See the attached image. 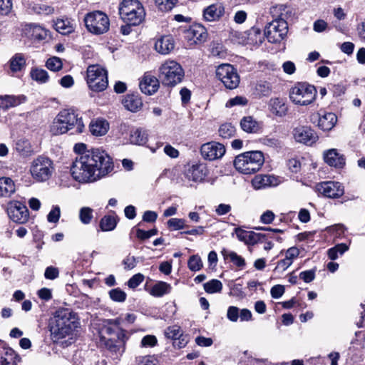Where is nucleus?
<instances>
[{
  "label": "nucleus",
  "mask_w": 365,
  "mask_h": 365,
  "mask_svg": "<svg viewBox=\"0 0 365 365\" xmlns=\"http://www.w3.org/2000/svg\"><path fill=\"white\" fill-rule=\"evenodd\" d=\"M269 106L272 113L278 117L285 116L288 111L287 106L282 98L270 99Z\"/></svg>",
  "instance_id": "obj_26"
},
{
  "label": "nucleus",
  "mask_w": 365,
  "mask_h": 365,
  "mask_svg": "<svg viewBox=\"0 0 365 365\" xmlns=\"http://www.w3.org/2000/svg\"><path fill=\"white\" fill-rule=\"evenodd\" d=\"M336 121L337 117L334 113L325 112L319 115L318 126L323 130L329 131L334 127Z\"/></svg>",
  "instance_id": "obj_27"
},
{
  "label": "nucleus",
  "mask_w": 365,
  "mask_h": 365,
  "mask_svg": "<svg viewBox=\"0 0 365 365\" xmlns=\"http://www.w3.org/2000/svg\"><path fill=\"white\" fill-rule=\"evenodd\" d=\"M16 149L22 156H28L31 151L30 143L24 139H20L16 142Z\"/></svg>",
  "instance_id": "obj_45"
},
{
  "label": "nucleus",
  "mask_w": 365,
  "mask_h": 365,
  "mask_svg": "<svg viewBox=\"0 0 365 365\" xmlns=\"http://www.w3.org/2000/svg\"><path fill=\"white\" fill-rule=\"evenodd\" d=\"M222 253L225 259H229L237 267L242 268L245 266V261L244 258L238 255L236 252L223 250Z\"/></svg>",
  "instance_id": "obj_40"
},
{
  "label": "nucleus",
  "mask_w": 365,
  "mask_h": 365,
  "mask_svg": "<svg viewBox=\"0 0 365 365\" xmlns=\"http://www.w3.org/2000/svg\"><path fill=\"white\" fill-rule=\"evenodd\" d=\"M168 225L169 227L174 230H182L187 227L185 220L181 218H171L168 221Z\"/></svg>",
  "instance_id": "obj_56"
},
{
  "label": "nucleus",
  "mask_w": 365,
  "mask_h": 365,
  "mask_svg": "<svg viewBox=\"0 0 365 365\" xmlns=\"http://www.w3.org/2000/svg\"><path fill=\"white\" fill-rule=\"evenodd\" d=\"M188 268L193 272L199 271L202 267V262L200 256L195 255L191 256L187 262Z\"/></svg>",
  "instance_id": "obj_47"
},
{
  "label": "nucleus",
  "mask_w": 365,
  "mask_h": 365,
  "mask_svg": "<svg viewBox=\"0 0 365 365\" xmlns=\"http://www.w3.org/2000/svg\"><path fill=\"white\" fill-rule=\"evenodd\" d=\"M124 107L131 112L138 111L143 106L141 98L138 94H128L122 101Z\"/></svg>",
  "instance_id": "obj_25"
},
{
  "label": "nucleus",
  "mask_w": 365,
  "mask_h": 365,
  "mask_svg": "<svg viewBox=\"0 0 365 365\" xmlns=\"http://www.w3.org/2000/svg\"><path fill=\"white\" fill-rule=\"evenodd\" d=\"M242 129L250 133H256L260 128V123L255 120L252 116H245L240 121Z\"/></svg>",
  "instance_id": "obj_33"
},
{
  "label": "nucleus",
  "mask_w": 365,
  "mask_h": 365,
  "mask_svg": "<svg viewBox=\"0 0 365 365\" xmlns=\"http://www.w3.org/2000/svg\"><path fill=\"white\" fill-rule=\"evenodd\" d=\"M267 238V235L262 233H257L250 231L246 244L255 245L258 242H262Z\"/></svg>",
  "instance_id": "obj_54"
},
{
  "label": "nucleus",
  "mask_w": 365,
  "mask_h": 365,
  "mask_svg": "<svg viewBox=\"0 0 365 365\" xmlns=\"http://www.w3.org/2000/svg\"><path fill=\"white\" fill-rule=\"evenodd\" d=\"M118 9L120 18L130 25H139L145 16L144 7L138 0H123Z\"/></svg>",
  "instance_id": "obj_5"
},
{
  "label": "nucleus",
  "mask_w": 365,
  "mask_h": 365,
  "mask_svg": "<svg viewBox=\"0 0 365 365\" xmlns=\"http://www.w3.org/2000/svg\"><path fill=\"white\" fill-rule=\"evenodd\" d=\"M93 210L91 207H81L79 211V219L81 222L84 225L89 224L93 217Z\"/></svg>",
  "instance_id": "obj_43"
},
{
  "label": "nucleus",
  "mask_w": 365,
  "mask_h": 365,
  "mask_svg": "<svg viewBox=\"0 0 365 365\" xmlns=\"http://www.w3.org/2000/svg\"><path fill=\"white\" fill-rule=\"evenodd\" d=\"M247 104V100L246 98L242 96H236L233 98L230 99L227 103L226 107L231 108L235 106H245Z\"/></svg>",
  "instance_id": "obj_61"
},
{
  "label": "nucleus",
  "mask_w": 365,
  "mask_h": 365,
  "mask_svg": "<svg viewBox=\"0 0 365 365\" xmlns=\"http://www.w3.org/2000/svg\"><path fill=\"white\" fill-rule=\"evenodd\" d=\"M240 309L235 306H230L227 309V318L232 322H237L239 319Z\"/></svg>",
  "instance_id": "obj_59"
},
{
  "label": "nucleus",
  "mask_w": 365,
  "mask_h": 365,
  "mask_svg": "<svg viewBox=\"0 0 365 365\" xmlns=\"http://www.w3.org/2000/svg\"><path fill=\"white\" fill-rule=\"evenodd\" d=\"M21 357L5 343L0 342V365H18Z\"/></svg>",
  "instance_id": "obj_18"
},
{
  "label": "nucleus",
  "mask_w": 365,
  "mask_h": 365,
  "mask_svg": "<svg viewBox=\"0 0 365 365\" xmlns=\"http://www.w3.org/2000/svg\"><path fill=\"white\" fill-rule=\"evenodd\" d=\"M317 192L329 198H339L344 193L342 185L339 182L326 181L316 185Z\"/></svg>",
  "instance_id": "obj_15"
},
{
  "label": "nucleus",
  "mask_w": 365,
  "mask_h": 365,
  "mask_svg": "<svg viewBox=\"0 0 365 365\" xmlns=\"http://www.w3.org/2000/svg\"><path fill=\"white\" fill-rule=\"evenodd\" d=\"M345 156L337 149L331 148L323 153V160H344Z\"/></svg>",
  "instance_id": "obj_50"
},
{
  "label": "nucleus",
  "mask_w": 365,
  "mask_h": 365,
  "mask_svg": "<svg viewBox=\"0 0 365 365\" xmlns=\"http://www.w3.org/2000/svg\"><path fill=\"white\" fill-rule=\"evenodd\" d=\"M219 135L224 138H229L234 135L235 128L231 123H224L219 128Z\"/></svg>",
  "instance_id": "obj_48"
},
{
  "label": "nucleus",
  "mask_w": 365,
  "mask_h": 365,
  "mask_svg": "<svg viewBox=\"0 0 365 365\" xmlns=\"http://www.w3.org/2000/svg\"><path fill=\"white\" fill-rule=\"evenodd\" d=\"M165 335L167 338L172 339L173 340L178 339V347L181 348L186 345L187 339L182 335V331L180 327L173 325L168 327L165 331Z\"/></svg>",
  "instance_id": "obj_28"
},
{
  "label": "nucleus",
  "mask_w": 365,
  "mask_h": 365,
  "mask_svg": "<svg viewBox=\"0 0 365 365\" xmlns=\"http://www.w3.org/2000/svg\"><path fill=\"white\" fill-rule=\"evenodd\" d=\"M53 171L52 161H34L30 168L31 176L37 182L48 180Z\"/></svg>",
  "instance_id": "obj_12"
},
{
  "label": "nucleus",
  "mask_w": 365,
  "mask_h": 365,
  "mask_svg": "<svg viewBox=\"0 0 365 365\" xmlns=\"http://www.w3.org/2000/svg\"><path fill=\"white\" fill-rule=\"evenodd\" d=\"M295 140L298 143L312 145L318 140L316 132L309 126H298L293 130Z\"/></svg>",
  "instance_id": "obj_17"
},
{
  "label": "nucleus",
  "mask_w": 365,
  "mask_h": 365,
  "mask_svg": "<svg viewBox=\"0 0 365 365\" xmlns=\"http://www.w3.org/2000/svg\"><path fill=\"white\" fill-rule=\"evenodd\" d=\"M158 230L156 229H152L148 231H145L141 229H138L136 232L137 237L140 240H146L150 238L152 236L157 235Z\"/></svg>",
  "instance_id": "obj_63"
},
{
  "label": "nucleus",
  "mask_w": 365,
  "mask_h": 365,
  "mask_svg": "<svg viewBox=\"0 0 365 365\" xmlns=\"http://www.w3.org/2000/svg\"><path fill=\"white\" fill-rule=\"evenodd\" d=\"M248 39L252 43H257L262 42V36L261 35V31L259 28L255 26L252 27L247 33Z\"/></svg>",
  "instance_id": "obj_49"
},
{
  "label": "nucleus",
  "mask_w": 365,
  "mask_h": 365,
  "mask_svg": "<svg viewBox=\"0 0 365 365\" xmlns=\"http://www.w3.org/2000/svg\"><path fill=\"white\" fill-rule=\"evenodd\" d=\"M113 167V161H73L70 173L78 182H92L107 175Z\"/></svg>",
  "instance_id": "obj_2"
},
{
  "label": "nucleus",
  "mask_w": 365,
  "mask_h": 365,
  "mask_svg": "<svg viewBox=\"0 0 365 365\" xmlns=\"http://www.w3.org/2000/svg\"><path fill=\"white\" fill-rule=\"evenodd\" d=\"M216 76L227 89H235L240 84V76L236 68L230 64L223 63L218 66L216 69Z\"/></svg>",
  "instance_id": "obj_10"
},
{
  "label": "nucleus",
  "mask_w": 365,
  "mask_h": 365,
  "mask_svg": "<svg viewBox=\"0 0 365 365\" xmlns=\"http://www.w3.org/2000/svg\"><path fill=\"white\" fill-rule=\"evenodd\" d=\"M204 289L209 294L220 292L222 289V284L218 279H212L203 284Z\"/></svg>",
  "instance_id": "obj_42"
},
{
  "label": "nucleus",
  "mask_w": 365,
  "mask_h": 365,
  "mask_svg": "<svg viewBox=\"0 0 365 365\" xmlns=\"http://www.w3.org/2000/svg\"><path fill=\"white\" fill-rule=\"evenodd\" d=\"M174 48L175 43L171 36H163L158 38L155 43L156 51L163 55L170 53Z\"/></svg>",
  "instance_id": "obj_23"
},
{
  "label": "nucleus",
  "mask_w": 365,
  "mask_h": 365,
  "mask_svg": "<svg viewBox=\"0 0 365 365\" xmlns=\"http://www.w3.org/2000/svg\"><path fill=\"white\" fill-rule=\"evenodd\" d=\"M147 130L138 128L130 130V141L131 143L138 145H143L148 141Z\"/></svg>",
  "instance_id": "obj_32"
},
{
  "label": "nucleus",
  "mask_w": 365,
  "mask_h": 365,
  "mask_svg": "<svg viewBox=\"0 0 365 365\" xmlns=\"http://www.w3.org/2000/svg\"><path fill=\"white\" fill-rule=\"evenodd\" d=\"M267 182L268 181L266 175H256L252 180V183L255 189L259 190L268 187Z\"/></svg>",
  "instance_id": "obj_55"
},
{
  "label": "nucleus",
  "mask_w": 365,
  "mask_h": 365,
  "mask_svg": "<svg viewBox=\"0 0 365 365\" xmlns=\"http://www.w3.org/2000/svg\"><path fill=\"white\" fill-rule=\"evenodd\" d=\"M6 212L9 217L16 223L24 224L29 220V210L24 204L19 201H12L8 203Z\"/></svg>",
  "instance_id": "obj_13"
},
{
  "label": "nucleus",
  "mask_w": 365,
  "mask_h": 365,
  "mask_svg": "<svg viewBox=\"0 0 365 365\" xmlns=\"http://www.w3.org/2000/svg\"><path fill=\"white\" fill-rule=\"evenodd\" d=\"M141 91L147 95H152L159 88L158 79L150 74H145L139 84Z\"/></svg>",
  "instance_id": "obj_22"
},
{
  "label": "nucleus",
  "mask_w": 365,
  "mask_h": 365,
  "mask_svg": "<svg viewBox=\"0 0 365 365\" xmlns=\"http://www.w3.org/2000/svg\"><path fill=\"white\" fill-rule=\"evenodd\" d=\"M178 0H155L158 9L163 12L171 11L175 6Z\"/></svg>",
  "instance_id": "obj_44"
},
{
  "label": "nucleus",
  "mask_w": 365,
  "mask_h": 365,
  "mask_svg": "<svg viewBox=\"0 0 365 365\" xmlns=\"http://www.w3.org/2000/svg\"><path fill=\"white\" fill-rule=\"evenodd\" d=\"M240 157H242L245 160H264L265 158L263 153L259 150L245 152L239 155L235 160Z\"/></svg>",
  "instance_id": "obj_53"
},
{
  "label": "nucleus",
  "mask_w": 365,
  "mask_h": 365,
  "mask_svg": "<svg viewBox=\"0 0 365 365\" xmlns=\"http://www.w3.org/2000/svg\"><path fill=\"white\" fill-rule=\"evenodd\" d=\"M209 170L205 161H190L184 167L185 177L195 182H201L207 175Z\"/></svg>",
  "instance_id": "obj_11"
},
{
  "label": "nucleus",
  "mask_w": 365,
  "mask_h": 365,
  "mask_svg": "<svg viewBox=\"0 0 365 365\" xmlns=\"http://www.w3.org/2000/svg\"><path fill=\"white\" fill-rule=\"evenodd\" d=\"M46 66L51 71H58L62 68L63 63L61 58L54 56L47 60Z\"/></svg>",
  "instance_id": "obj_52"
},
{
  "label": "nucleus",
  "mask_w": 365,
  "mask_h": 365,
  "mask_svg": "<svg viewBox=\"0 0 365 365\" xmlns=\"http://www.w3.org/2000/svg\"><path fill=\"white\" fill-rule=\"evenodd\" d=\"M59 275V270L57 267L49 266L46 267L45 272H44V277L47 279L53 280L58 277Z\"/></svg>",
  "instance_id": "obj_62"
},
{
  "label": "nucleus",
  "mask_w": 365,
  "mask_h": 365,
  "mask_svg": "<svg viewBox=\"0 0 365 365\" xmlns=\"http://www.w3.org/2000/svg\"><path fill=\"white\" fill-rule=\"evenodd\" d=\"M287 7L279 5L272 8L271 13L276 17L265 27L264 35L272 43H279L284 40L288 33V24L285 20L286 14L282 12Z\"/></svg>",
  "instance_id": "obj_3"
},
{
  "label": "nucleus",
  "mask_w": 365,
  "mask_h": 365,
  "mask_svg": "<svg viewBox=\"0 0 365 365\" xmlns=\"http://www.w3.org/2000/svg\"><path fill=\"white\" fill-rule=\"evenodd\" d=\"M84 22L88 31L96 35L105 34L109 30V18L101 11L88 13L84 17Z\"/></svg>",
  "instance_id": "obj_8"
},
{
  "label": "nucleus",
  "mask_w": 365,
  "mask_h": 365,
  "mask_svg": "<svg viewBox=\"0 0 365 365\" xmlns=\"http://www.w3.org/2000/svg\"><path fill=\"white\" fill-rule=\"evenodd\" d=\"M74 128H76L77 133L83 132L84 124L82 118H78L73 110L64 109L54 118L51 126V132L53 135H58L64 134Z\"/></svg>",
  "instance_id": "obj_4"
},
{
  "label": "nucleus",
  "mask_w": 365,
  "mask_h": 365,
  "mask_svg": "<svg viewBox=\"0 0 365 365\" xmlns=\"http://www.w3.org/2000/svg\"><path fill=\"white\" fill-rule=\"evenodd\" d=\"M73 150L76 153L82 155L79 160H112V157L105 150L93 148L88 150L84 143H76Z\"/></svg>",
  "instance_id": "obj_14"
},
{
  "label": "nucleus",
  "mask_w": 365,
  "mask_h": 365,
  "mask_svg": "<svg viewBox=\"0 0 365 365\" xmlns=\"http://www.w3.org/2000/svg\"><path fill=\"white\" fill-rule=\"evenodd\" d=\"M125 339L114 340L113 339H107L104 336H100L99 344L116 356L121 355L125 350Z\"/></svg>",
  "instance_id": "obj_19"
},
{
  "label": "nucleus",
  "mask_w": 365,
  "mask_h": 365,
  "mask_svg": "<svg viewBox=\"0 0 365 365\" xmlns=\"http://www.w3.org/2000/svg\"><path fill=\"white\" fill-rule=\"evenodd\" d=\"M79 325V319L75 312L67 308L58 309L49 319L51 339L57 344L66 337L72 336Z\"/></svg>",
  "instance_id": "obj_1"
},
{
  "label": "nucleus",
  "mask_w": 365,
  "mask_h": 365,
  "mask_svg": "<svg viewBox=\"0 0 365 365\" xmlns=\"http://www.w3.org/2000/svg\"><path fill=\"white\" fill-rule=\"evenodd\" d=\"M110 324L113 326L105 327L103 331L110 336L115 335L118 339H124L126 337L125 331L120 328L118 319L110 320Z\"/></svg>",
  "instance_id": "obj_31"
},
{
  "label": "nucleus",
  "mask_w": 365,
  "mask_h": 365,
  "mask_svg": "<svg viewBox=\"0 0 365 365\" xmlns=\"http://www.w3.org/2000/svg\"><path fill=\"white\" fill-rule=\"evenodd\" d=\"M316 88L307 83H297L289 91L291 101L300 106H307L312 103L316 98Z\"/></svg>",
  "instance_id": "obj_7"
},
{
  "label": "nucleus",
  "mask_w": 365,
  "mask_h": 365,
  "mask_svg": "<svg viewBox=\"0 0 365 365\" xmlns=\"http://www.w3.org/2000/svg\"><path fill=\"white\" fill-rule=\"evenodd\" d=\"M108 129L109 124L104 119L98 118L95 120H92L90 123V131L93 135L96 136L105 135Z\"/></svg>",
  "instance_id": "obj_30"
},
{
  "label": "nucleus",
  "mask_w": 365,
  "mask_h": 365,
  "mask_svg": "<svg viewBox=\"0 0 365 365\" xmlns=\"http://www.w3.org/2000/svg\"><path fill=\"white\" fill-rule=\"evenodd\" d=\"M225 151L222 144L214 141L204 143L200 148L201 155L205 160H219Z\"/></svg>",
  "instance_id": "obj_16"
},
{
  "label": "nucleus",
  "mask_w": 365,
  "mask_h": 365,
  "mask_svg": "<svg viewBox=\"0 0 365 365\" xmlns=\"http://www.w3.org/2000/svg\"><path fill=\"white\" fill-rule=\"evenodd\" d=\"M264 161H232L235 169L244 175H251L260 170Z\"/></svg>",
  "instance_id": "obj_20"
},
{
  "label": "nucleus",
  "mask_w": 365,
  "mask_h": 365,
  "mask_svg": "<svg viewBox=\"0 0 365 365\" xmlns=\"http://www.w3.org/2000/svg\"><path fill=\"white\" fill-rule=\"evenodd\" d=\"M255 89L258 94L263 96H267L272 92V86L270 83L267 81L258 82L256 85Z\"/></svg>",
  "instance_id": "obj_51"
},
{
  "label": "nucleus",
  "mask_w": 365,
  "mask_h": 365,
  "mask_svg": "<svg viewBox=\"0 0 365 365\" xmlns=\"http://www.w3.org/2000/svg\"><path fill=\"white\" fill-rule=\"evenodd\" d=\"M185 34L186 38L195 43L204 42L207 36L206 29L200 24L190 26Z\"/></svg>",
  "instance_id": "obj_21"
},
{
  "label": "nucleus",
  "mask_w": 365,
  "mask_h": 365,
  "mask_svg": "<svg viewBox=\"0 0 365 365\" xmlns=\"http://www.w3.org/2000/svg\"><path fill=\"white\" fill-rule=\"evenodd\" d=\"M9 69L12 73L21 71L26 66V59L22 53H16L9 61Z\"/></svg>",
  "instance_id": "obj_34"
},
{
  "label": "nucleus",
  "mask_w": 365,
  "mask_h": 365,
  "mask_svg": "<svg viewBox=\"0 0 365 365\" xmlns=\"http://www.w3.org/2000/svg\"><path fill=\"white\" fill-rule=\"evenodd\" d=\"M61 216V210L59 206H53L52 209L47 215V220L49 222L56 223L58 222Z\"/></svg>",
  "instance_id": "obj_57"
},
{
  "label": "nucleus",
  "mask_w": 365,
  "mask_h": 365,
  "mask_svg": "<svg viewBox=\"0 0 365 365\" xmlns=\"http://www.w3.org/2000/svg\"><path fill=\"white\" fill-rule=\"evenodd\" d=\"M87 83L96 92L104 91L108 85V73L98 65H91L87 68Z\"/></svg>",
  "instance_id": "obj_9"
},
{
  "label": "nucleus",
  "mask_w": 365,
  "mask_h": 365,
  "mask_svg": "<svg viewBox=\"0 0 365 365\" xmlns=\"http://www.w3.org/2000/svg\"><path fill=\"white\" fill-rule=\"evenodd\" d=\"M144 280L143 274L138 273L134 274L127 282L128 286L131 289H135L139 286Z\"/></svg>",
  "instance_id": "obj_58"
},
{
  "label": "nucleus",
  "mask_w": 365,
  "mask_h": 365,
  "mask_svg": "<svg viewBox=\"0 0 365 365\" xmlns=\"http://www.w3.org/2000/svg\"><path fill=\"white\" fill-rule=\"evenodd\" d=\"M138 365H156V360L151 356H140L136 358Z\"/></svg>",
  "instance_id": "obj_64"
},
{
  "label": "nucleus",
  "mask_w": 365,
  "mask_h": 365,
  "mask_svg": "<svg viewBox=\"0 0 365 365\" xmlns=\"http://www.w3.org/2000/svg\"><path fill=\"white\" fill-rule=\"evenodd\" d=\"M25 101L24 96H0V108L8 110L10 108L17 106Z\"/></svg>",
  "instance_id": "obj_29"
},
{
  "label": "nucleus",
  "mask_w": 365,
  "mask_h": 365,
  "mask_svg": "<svg viewBox=\"0 0 365 365\" xmlns=\"http://www.w3.org/2000/svg\"><path fill=\"white\" fill-rule=\"evenodd\" d=\"M116 225V218L111 215H106L100 221V227L103 232L113 230Z\"/></svg>",
  "instance_id": "obj_39"
},
{
  "label": "nucleus",
  "mask_w": 365,
  "mask_h": 365,
  "mask_svg": "<svg viewBox=\"0 0 365 365\" xmlns=\"http://www.w3.org/2000/svg\"><path fill=\"white\" fill-rule=\"evenodd\" d=\"M13 7L12 0H0V14L8 15Z\"/></svg>",
  "instance_id": "obj_60"
},
{
  "label": "nucleus",
  "mask_w": 365,
  "mask_h": 365,
  "mask_svg": "<svg viewBox=\"0 0 365 365\" xmlns=\"http://www.w3.org/2000/svg\"><path fill=\"white\" fill-rule=\"evenodd\" d=\"M31 76L33 80L40 83H44L48 80V75L47 71L41 68H33L31 71Z\"/></svg>",
  "instance_id": "obj_41"
},
{
  "label": "nucleus",
  "mask_w": 365,
  "mask_h": 365,
  "mask_svg": "<svg viewBox=\"0 0 365 365\" xmlns=\"http://www.w3.org/2000/svg\"><path fill=\"white\" fill-rule=\"evenodd\" d=\"M171 286L165 282H158L155 284L150 290V294L155 297H161L170 292Z\"/></svg>",
  "instance_id": "obj_36"
},
{
  "label": "nucleus",
  "mask_w": 365,
  "mask_h": 365,
  "mask_svg": "<svg viewBox=\"0 0 365 365\" xmlns=\"http://www.w3.org/2000/svg\"><path fill=\"white\" fill-rule=\"evenodd\" d=\"M54 28L58 33L66 35L69 34L73 31V28L71 26L68 19H57L54 22Z\"/></svg>",
  "instance_id": "obj_37"
},
{
  "label": "nucleus",
  "mask_w": 365,
  "mask_h": 365,
  "mask_svg": "<svg viewBox=\"0 0 365 365\" xmlns=\"http://www.w3.org/2000/svg\"><path fill=\"white\" fill-rule=\"evenodd\" d=\"M108 294L110 298L115 302H123L127 297L126 293L118 287L110 290Z\"/></svg>",
  "instance_id": "obj_46"
},
{
  "label": "nucleus",
  "mask_w": 365,
  "mask_h": 365,
  "mask_svg": "<svg viewBox=\"0 0 365 365\" xmlns=\"http://www.w3.org/2000/svg\"><path fill=\"white\" fill-rule=\"evenodd\" d=\"M349 250V246L345 243L337 244L327 250V255L331 260L336 259L339 256L342 255Z\"/></svg>",
  "instance_id": "obj_38"
},
{
  "label": "nucleus",
  "mask_w": 365,
  "mask_h": 365,
  "mask_svg": "<svg viewBox=\"0 0 365 365\" xmlns=\"http://www.w3.org/2000/svg\"><path fill=\"white\" fill-rule=\"evenodd\" d=\"M159 78L165 86L173 87L180 83L185 72L180 63L175 61H166L159 68Z\"/></svg>",
  "instance_id": "obj_6"
},
{
  "label": "nucleus",
  "mask_w": 365,
  "mask_h": 365,
  "mask_svg": "<svg viewBox=\"0 0 365 365\" xmlns=\"http://www.w3.org/2000/svg\"><path fill=\"white\" fill-rule=\"evenodd\" d=\"M15 192V185L13 180L9 178H0V196L9 197Z\"/></svg>",
  "instance_id": "obj_35"
},
{
  "label": "nucleus",
  "mask_w": 365,
  "mask_h": 365,
  "mask_svg": "<svg viewBox=\"0 0 365 365\" xmlns=\"http://www.w3.org/2000/svg\"><path fill=\"white\" fill-rule=\"evenodd\" d=\"M225 13V7L222 4H213L203 11V17L207 21L218 20Z\"/></svg>",
  "instance_id": "obj_24"
}]
</instances>
